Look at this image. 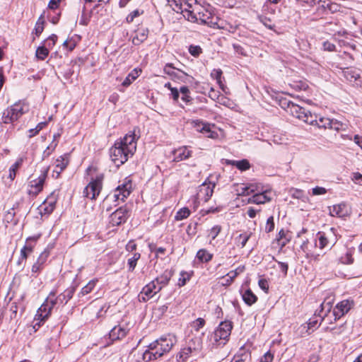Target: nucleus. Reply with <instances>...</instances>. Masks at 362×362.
<instances>
[{"label":"nucleus","mask_w":362,"mask_h":362,"mask_svg":"<svg viewBox=\"0 0 362 362\" xmlns=\"http://www.w3.org/2000/svg\"><path fill=\"white\" fill-rule=\"evenodd\" d=\"M257 191V184H250V185H245L244 184L237 185L235 188L236 194L238 196H247Z\"/></svg>","instance_id":"6ab92c4d"},{"label":"nucleus","mask_w":362,"mask_h":362,"mask_svg":"<svg viewBox=\"0 0 362 362\" xmlns=\"http://www.w3.org/2000/svg\"><path fill=\"white\" fill-rule=\"evenodd\" d=\"M199 349V345L198 347L192 348L191 346L185 347L181 349V351L177 355V361L183 362L185 361L192 354V350H196Z\"/></svg>","instance_id":"c756f323"},{"label":"nucleus","mask_w":362,"mask_h":362,"mask_svg":"<svg viewBox=\"0 0 362 362\" xmlns=\"http://www.w3.org/2000/svg\"><path fill=\"white\" fill-rule=\"evenodd\" d=\"M189 52L194 57H198L202 52V49L199 45H190L189 47Z\"/></svg>","instance_id":"3c124183"},{"label":"nucleus","mask_w":362,"mask_h":362,"mask_svg":"<svg viewBox=\"0 0 362 362\" xmlns=\"http://www.w3.org/2000/svg\"><path fill=\"white\" fill-rule=\"evenodd\" d=\"M59 137V134H54L53 136V141L52 143L47 147L46 150L44 151L42 156L44 158H47L49 156V155L54 151L56 146H57V142L56 139Z\"/></svg>","instance_id":"f704fd0d"},{"label":"nucleus","mask_w":362,"mask_h":362,"mask_svg":"<svg viewBox=\"0 0 362 362\" xmlns=\"http://www.w3.org/2000/svg\"><path fill=\"white\" fill-rule=\"evenodd\" d=\"M171 278V274L168 271H165L160 276H158L153 281H156L157 286L160 287V289L166 286Z\"/></svg>","instance_id":"c85d7f7f"},{"label":"nucleus","mask_w":362,"mask_h":362,"mask_svg":"<svg viewBox=\"0 0 362 362\" xmlns=\"http://www.w3.org/2000/svg\"><path fill=\"white\" fill-rule=\"evenodd\" d=\"M74 291L72 290L66 291L64 293L60 294L58 298L56 297V292L51 291L44 303L37 310V313L33 320V328L37 330L50 315L52 310L59 300L61 303L66 304L73 296Z\"/></svg>","instance_id":"f03ea898"},{"label":"nucleus","mask_w":362,"mask_h":362,"mask_svg":"<svg viewBox=\"0 0 362 362\" xmlns=\"http://www.w3.org/2000/svg\"><path fill=\"white\" fill-rule=\"evenodd\" d=\"M49 256V252L47 251L42 252L37 259L36 262L32 267V272L37 273L39 272L43 267V264L47 261V259Z\"/></svg>","instance_id":"5701e85b"},{"label":"nucleus","mask_w":362,"mask_h":362,"mask_svg":"<svg viewBox=\"0 0 362 362\" xmlns=\"http://www.w3.org/2000/svg\"><path fill=\"white\" fill-rule=\"evenodd\" d=\"M163 71L171 80L179 83H192L194 79L192 76L175 68L172 64H167L164 66Z\"/></svg>","instance_id":"6e6552de"},{"label":"nucleus","mask_w":362,"mask_h":362,"mask_svg":"<svg viewBox=\"0 0 362 362\" xmlns=\"http://www.w3.org/2000/svg\"><path fill=\"white\" fill-rule=\"evenodd\" d=\"M180 92L182 95L181 99L183 102L187 103L191 101L192 98L189 95V90L187 86H182L180 88Z\"/></svg>","instance_id":"a18cd8bd"},{"label":"nucleus","mask_w":362,"mask_h":362,"mask_svg":"<svg viewBox=\"0 0 362 362\" xmlns=\"http://www.w3.org/2000/svg\"><path fill=\"white\" fill-rule=\"evenodd\" d=\"M26 111L27 105L21 101L16 103L7 107L3 112L2 122L4 124H11L18 120Z\"/></svg>","instance_id":"0eeeda50"},{"label":"nucleus","mask_w":362,"mask_h":362,"mask_svg":"<svg viewBox=\"0 0 362 362\" xmlns=\"http://www.w3.org/2000/svg\"><path fill=\"white\" fill-rule=\"evenodd\" d=\"M127 334V329L120 326H116L112 329L110 336L112 339H119L124 337Z\"/></svg>","instance_id":"cd10ccee"},{"label":"nucleus","mask_w":362,"mask_h":362,"mask_svg":"<svg viewBox=\"0 0 362 362\" xmlns=\"http://www.w3.org/2000/svg\"><path fill=\"white\" fill-rule=\"evenodd\" d=\"M255 204H264L269 202L272 199L273 193L271 189L261 191L258 185V191L255 192Z\"/></svg>","instance_id":"a211bd4d"},{"label":"nucleus","mask_w":362,"mask_h":362,"mask_svg":"<svg viewBox=\"0 0 362 362\" xmlns=\"http://www.w3.org/2000/svg\"><path fill=\"white\" fill-rule=\"evenodd\" d=\"M259 286L265 292H267L269 289V283L264 279H261L258 281Z\"/></svg>","instance_id":"680f3d73"},{"label":"nucleus","mask_w":362,"mask_h":362,"mask_svg":"<svg viewBox=\"0 0 362 362\" xmlns=\"http://www.w3.org/2000/svg\"><path fill=\"white\" fill-rule=\"evenodd\" d=\"M204 325L205 320L201 317L197 318L195 321L193 322V327L197 331L202 328L204 326Z\"/></svg>","instance_id":"4d7b16f0"},{"label":"nucleus","mask_w":362,"mask_h":362,"mask_svg":"<svg viewBox=\"0 0 362 362\" xmlns=\"http://www.w3.org/2000/svg\"><path fill=\"white\" fill-rule=\"evenodd\" d=\"M47 171L48 168L46 169L43 173H42L37 178L31 180L29 182V194L36 196L42 190L43 185L47 177Z\"/></svg>","instance_id":"9b49d317"},{"label":"nucleus","mask_w":362,"mask_h":362,"mask_svg":"<svg viewBox=\"0 0 362 362\" xmlns=\"http://www.w3.org/2000/svg\"><path fill=\"white\" fill-rule=\"evenodd\" d=\"M86 174L90 177L89 183L83 190V194L90 199H95L100 194L103 186V174L98 172L95 165L89 166L86 170Z\"/></svg>","instance_id":"39448f33"},{"label":"nucleus","mask_w":362,"mask_h":362,"mask_svg":"<svg viewBox=\"0 0 362 362\" xmlns=\"http://www.w3.org/2000/svg\"><path fill=\"white\" fill-rule=\"evenodd\" d=\"M214 187V183L204 182L199 187L196 199L207 202L212 196Z\"/></svg>","instance_id":"4468645a"},{"label":"nucleus","mask_w":362,"mask_h":362,"mask_svg":"<svg viewBox=\"0 0 362 362\" xmlns=\"http://www.w3.org/2000/svg\"><path fill=\"white\" fill-rule=\"evenodd\" d=\"M57 40V36L54 34L50 35L46 40L44 41V43L49 47L52 48Z\"/></svg>","instance_id":"603ef678"},{"label":"nucleus","mask_w":362,"mask_h":362,"mask_svg":"<svg viewBox=\"0 0 362 362\" xmlns=\"http://www.w3.org/2000/svg\"><path fill=\"white\" fill-rule=\"evenodd\" d=\"M288 111L293 117L310 125H313L314 121L316 120V115L293 103L288 104Z\"/></svg>","instance_id":"1a4fd4ad"},{"label":"nucleus","mask_w":362,"mask_h":362,"mask_svg":"<svg viewBox=\"0 0 362 362\" xmlns=\"http://www.w3.org/2000/svg\"><path fill=\"white\" fill-rule=\"evenodd\" d=\"M232 328L231 322L224 321L221 322L209 337L211 345L214 348L225 345L229 339Z\"/></svg>","instance_id":"423d86ee"},{"label":"nucleus","mask_w":362,"mask_h":362,"mask_svg":"<svg viewBox=\"0 0 362 362\" xmlns=\"http://www.w3.org/2000/svg\"><path fill=\"white\" fill-rule=\"evenodd\" d=\"M175 335L168 334L160 337L149 344L148 349L143 354V359L150 361L157 359L168 353L176 344Z\"/></svg>","instance_id":"20e7f679"},{"label":"nucleus","mask_w":362,"mask_h":362,"mask_svg":"<svg viewBox=\"0 0 362 362\" xmlns=\"http://www.w3.org/2000/svg\"><path fill=\"white\" fill-rule=\"evenodd\" d=\"M33 245H27L21 249V259L25 260L28 255L33 252Z\"/></svg>","instance_id":"ea45409f"},{"label":"nucleus","mask_w":362,"mask_h":362,"mask_svg":"<svg viewBox=\"0 0 362 362\" xmlns=\"http://www.w3.org/2000/svg\"><path fill=\"white\" fill-rule=\"evenodd\" d=\"M323 48L325 51L333 52L335 50L336 46L329 41H325L323 43Z\"/></svg>","instance_id":"052dcab7"},{"label":"nucleus","mask_w":362,"mask_h":362,"mask_svg":"<svg viewBox=\"0 0 362 362\" xmlns=\"http://www.w3.org/2000/svg\"><path fill=\"white\" fill-rule=\"evenodd\" d=\"M322 311L325 310V315H327V313H329L332 308V303L331 302H323L321 305Z\"/></svg>","instance_id":"0e129e2a"},{"label":"nucleus","mask_w":362,"mask_h":362,"mask_svg":"<svg viewBox=\"0 0 362 362\" xmlns=\"http://www.w3.org/2000/svg\"><path fill=\"white\" fill-rule=\"evenodd\" d=\"M211 76L216 80H219L222 76V71L221 69H214L211 73Z\"/></svg>","instance_id":"338daca9"},{"label":"nucleus","mask_w":362,"mask_h":362,"mask_svg":"<svg viewBox=\"0 0 362 362\" xmlns=\"http://www.w3.org/2000/svg\"><path fill=\"white\" fill-rule=\"evenodd\" d=\"M132 189V181L126 180L124 182L119 185L115 190L114 198L116 201H122L130 194Z\"/></svg>","instance_id":"f8f14e48"},{"label":"nucleus","mask_w":362,"mask_h":362,"mask_svg":"<svg viewBox=\"0 0 362 362\" xmlns=\"http://www.w3.org/2000/svg\"><path fill=\"white\" fill-rule=\"evenodd\" d=\"M273 358V354L268 351L262 357H261L260 362H272Z\"/></svg>","instance_id":"e2e57ef3"},{"label":"nucleus","mask_w":362,"mask_h":362,"mask_svg":"<svg viewBox=\"0 0 362 362\" xmlns=\"http://www.w3.org/2000/svg\"><path fill=\"white\" fill-rule=\"evenodd\" d=\"M141 74V69L135 68L134 69L124 78L122 85L124 87L129 86Z\"/></svg>","instance_id":"b1692460"},{"label":"nucleus","mask_w":362,"mask_h":362,"mask_svg":"<svg viewBox=\"0 0 362 362\" xmlns=\"http://www.w3.org/2000/svg\"><path fill=\"white\" fill-rule=\"evenodd\" d=\"M221 226L216 225L212 227L209 231V236L211 238L212 240H214L221 231Z\"/></svg>","instance_id":"8fccbe9b"},{"label":"nucleus","mask_w":362,"mask_h":362,"mask_svg":"<svg viewBox=\"0 0 362 362\" xmlns=\"http://www.w3.org/2000/svg\"><path fill=\"white\" fill-rule=\"evenodd\" d=\"M191 275L187 272H182L178 279V286H183L190 279Z\"/></svg>","instance_id":"de8ad7c7"},{"label":"nucleus","mask_w":362,"mask_h":362,"mask_svg":"<svg viewBox=\"0 0 362 362\" xmlns=\"http://www.w3.org/2000/svg\"><path fill=\"white\" fill-rule=\"evenodd\" d=\"M69 162V159L68 154L61 156L56 159L54 163V168L53 171L54 173H57V177H58L59 174L66 168Z\"/></svg>","instance_id":"412c9836"},{"label":"nucleus","mask_w":362,"mask_h":362,"mask_svg":"<svg viewBox=\"0 0 362 362\" xmlns=\"http://www.w3.org/2000/svg\"><path fill=\"white\" fill-rule=\"evenodd\" d=\"M250 238V235L247 234H240L237 238V240L238 242V245H240L242 248L244 247Z\"/></svg>","instance_id":"864d4df0"},{"label":"nucleus","mask_w":362,"mask_h":362,"mask_svg":"<svg viewBox=\"0 0 362 362\" xmlns=\"http://www.w3.org/2000/svg\"><path fill=\"white\" fill-rule=\"evenodd\" d=\"M228 164H230L232 165H235L237 168L240 170H248L250 167V165L247 160L243 159L241 160H228Z\"/></svg>","instance_id":"473e14b6"},{"label":"nucleus","mask_w":362,"mask_h":362,"mask_svg":"<svg viewBox=\"0 0 362 362\" xmlns=\"http://www.w3.org/2000/svg\"><path fill=\"white\" fill-rule=\"evenodd\" d=\"M212 254L204 249L199 250L197 253V259L202 262H209L212 259Z\"/></svg>","instance_id":"c9c22d12"},{"label":"nucleus","mask_w":362,"mask_h":362,"mask_svg":"<svg viewBox=\"0 0 362 362\" xmlns=\"http://www.w3.org/2000/svg\"><path fill=\"white\" fill-rule=\"evenodd\" d=\"M97 280H91L85 286H83L81 289V293L84 296L90 292L94 288L96 285Z\"/></svg>","instance_id":"49530a36"},{"label":"nucleus","mask_w":362,"mask_h":362,"mask_svg":"<svg viewBox=\"0 0 362 362\" xmlns=\"http://www.w3.org/2000/svg\"><path fill=\"white\" fill-rule=\"evenodd\" d=\"M307 244H308V241L304 242L301 246L303 250L305 252L306 257L310 259V261H313L314 262H317L320 260V255L319 254L315 255V254H313V253L307 251L306 250Z\"/></svg>","instance_id":"58836bf2"},{"label":"nucleus","mask_w":362,"mask_h":362,"mask_svg":"<svg viewBox=\"0 0 362 362\" xmlns=\"http://www.w3.org/2000/svg\"><path fill=\"white\" fill-rule=\"evenodd\" d=\"M354 302L350 300H344L337 304L334 310L333 315L334 320L339 319L341 317L347 313L350 309L353 307Z\"/></svg>","instance_id":"2eb2a0df"},{"label":"nucleus","mask_w":362,"mask_h":362,"mask_svg":"<svg viewBox=\"0 0 362 362\" xmlns=\"http://www.w3.org/2000/svg\"><path fill=\"white\" fill-rule=\"evenodd\" d=\"M139 137V131L135 127L129 131L124 137L115 141V145L110 149V156L117 167L124 164L134 154Z\"/></svg>","instance_id":"f257e3e1"},{"label":"nucleus","mask_w":362,"mask_h":362,"mask_svg":"<svg viewBox=\"0 0 362 362\" xmlns=\"http://www.w3.org/2000/svg\"><path fill=\"white\" fill-rule=\"evenodd\" d=\"M243 299L247 305H251L257 301V298L250 289H247L243 294Z\"/></svg>","instance_id":"72a5a7b5"},{"label":"nucleus","mask_w":362,"mask_h":362,"mask_svg":"<svg viewBox=\"0 0 362 362\" xmlns=\"http://www.w3.org/2000/svg\"><path fill=\"white\" fill-rule=\"evenodd\" d=\"M327 193V189L322 187H315L312 189V194L314 196L322 195Z\"/></svg>","instance_id":"13d9d810"},{"label":"nucleus","mask_w":362,"mask_h":362,"mask_svg":"<svg viewBox=\"0 0 362 362\" xmlns=\"http://www.w3.org/2000/svg\"><path fill=\"white\" fill-rule=\"evenodd\" d=\"M329 214L332 216L345 218L350 214V209L345 203H340L328 207Z\"/></svg>","instance_id":"dca6fc26"},{"label":"nucleus","mask_w":362,"mask_h":362,"mask_svg":"<svg viewBox=\"0 0 362 362\" xmlns=\"http://www.w3.org/2000/svg\"><path fill=\"white\" fill-rule=\"evenodd\" d=\"M160 291V287L156 285V281L146 284L139 295V300L147 301Z\"/></svg>","instance_id":"ddd939ff"},{"label":"nucleus","mask_w":362,"mask_h":362,"mask_svg":"<svg viewBox=\"0 0 362 362\" xmlns=\"http://www.w3.org/2000/svg\"><path fill=\"white\" fill-rule=\"evenodd\" d=\"M170 92H171V96H172L173 99L175 101H177L179 96H180V90H178V89L177 88H173L170 90Z\"/></svg>","instance_id":"774afa93"},{"label":"nucleus","mask_w":362,"mask_h":362,"mask_svg":"<svg viewBox=\"0 0 362 362\" xmlns=\"http://www.w3.org/2000/svg\"><path fill=\"white\" fill-rule=\"evenodd\" d=\"M172 153L174 156L173 160L175 162L186 160L192 156V151L185 146L175 149Z\"/></svg>","instance_id":"aec40b11"},{"label":"nucleus","mask_w":362,"mask_h":362,"mask_svg":"<svg viewBox=\"0 0 362 362\" xmlns=\"http://www.w3.org/2000/svg\"><path fill=\"white\" fill-rule=\"evenodd\" d=\"M190 214V211L188 208L184 207L180 209L175 215V219L177 221H181L185 218H187Z\"/></svg>","instance_id":"79ce46f5"},{"label":"nucleus","mask_w":362,"mask_h":362,"mask_svg":"<svg viewBox=\"0 0 362 362\" xmlns=\"http://www.w3.org/2000/svg\"><path fill=\"white\" fill-rule=\"evenodd\" d=\"M141 255L139 252H134L132 257L128 259L129 270L132 272L136 266L137 261L140 259Z\"/></svg>","instance_id":"4c0bfd02"},{"label":"nucleus","mask_w":362,"mask_h":362,"mask_svg":"<svg viewBox=\"0 0 362 362\" xmlns=\"http://www.w3.org/2000/svg\"><path fill=\"white\" fill-rule=\"evenodd\" d=\"M128 218V211L125 208L120 207L110 216V222L113 226H119L124 223Z\"/></svg>","instance_id":"f3484780"},{"label":"nucleus","mask_w":362,"mask_h":362,"mask_svg":"<svg viewBox=\"0 0 362 362\" xmlns=\"http://www.w3.org/2000/svg\"><path fill=\"white\" fill-rule=\"evenodd\" d=\"M318 3H322L321 6L318 9H322V11L329 10L332 13L337 12L339 9V6L334 2H332L329 0H318Z\"/></svg>","instance_id":"a878e982"},{"label":"nucleus","mask_w":362,"mask_h":362,"mask_svg":"<svg viewBox=\"0 0 362 362\" xmlns=\"http://www.w3.org/2000/svg\"><path fill=\"white\" fill-rule=\"evenodd\" d=\"M192 127L197 131L204 134L207 138L216 139L218 137V132L215 130V125L204 122L202 120H192Z\"/></svg>","instance_id":"9d476101"},{"label":"nucleus","mask_w":362,"mask_h":362,"mask_svg":"<svg viewBox=\"0 0 362 362\" xmlns=\"http://www.w3.org/2000/svg\"><path fill=\"white\" fill-rule=\"evenodd\" d=\"M187 8L183 16L187 21L201 25L214 27L217 25V17L211 11L197 3V0H189Z\"/></svg>","instance_id":"7ed1b4c3"},{"label":"nucleus","mask_w":362,"mask_h":362,"mask_svg":"<svg viewBox=\"0 0 362 362\" xmlns=\"http://www.w3.org/2000/svg\"><path fill=\"white\" fill-rule=\"evenodd\" d=\"M313 125H317L320 128H329L330 125H332V119L327 117H320L317 119L316 116V120L314 121Z\"/></svg>","instance_id":"e433bc0d"},{"label":"nucleus","mask_w":362,"mask_h":362,"mask_svg":"<svg viewBox=\"0 0 362 362\" xmlns=\"http://www.w3.org/2000/svg\"><path fill=\"white\" fill-rule=\"evenodd\" d=\"M317 236H318V240H319V243H320L319 247L320 249H323L325 247L328 246V245H329L328 238L325 233L319 232L317 233Z\"/></svg>","instance_id":"c03bdc74"},{"label":"nucleus","mask_w":362,"mask_h":362,"mask_svg":"<svg viewBox=\"0 0 362 362\" xmlns=\"http://www.w3.org/2000/svg\"><path fill=\"white\" fill-rule=\"evenodd\" d=\"M44 18L42 16H40L35 26V33L37 36H39L42 33L44 30Z\"/></svg>","instance_id":"37998d69"},{"label":"nucleus","mask_w":362,"mask_h":362,"mask_svg":"<svg viewBox=\"0 0 362 362\" xmlns=\"http://www.w3.org/2000/svg\"><path fill=\"white\" fill-rule=\"evenodd\" d=\"M142 13L139 9L134 10L127 16L126 20L128 23H132L136 17L139 16Z\"/></svg>","instance_id":"6e6d98bb"},{"label":"nucleus","mask_w":362,"mask_h":362,"mask_svg":"<svg viewBox=\"0 0 362 362\" xmlns=\"http://www.w3.org/2000/svg\"><path fill=\"white\" fill-rule=\"evenodd\" d=\"M355 249L354 247L347 248L344 255L339 257V261L344 264H351L354 262V259L353 255L354 254Z\"/></svg>","instance_id":"393cba45"},{"label":"nucleus","mask_w":362,"mask_h":362,"mask_svg":"<svg viewBox=\"0 0 362 362\" xmlns=\"http://www.w3.org/2000/svg\"><path fill=\"white\" fill-rule=\"evenodd\" d=\"M351 180L356 184L361 185V183L359 182H362V174L358 172L353 173Z\"/></svg>","instance_id":"69168bd1"},{"label":"nucleus","mask_w":362,"mask_h":362,"mask_svg":"<svg viewBox=\"0 0 362 362\" xmlns=\"http://www.w3.org/2000/svg\"><path fill=\"white\" fill-rule=\"evenodd\" d=\"M51 48H49L45 43L43 45L40 46L37 48L35 51V57L38 60L43 61L45 60L49 53V49Z\"/></svg>","instance_id":"7c9ffc66"},{"label":"nucleus","mask_w":362,"mask_h":362,"mask_svg":"<svg viewBox=\"0 0 362 362\" xmlns=\"http://www.w3.org/2000/svg\"><path fill=\"white\" fill-rule=\"evenodd\" d=\"M274 228V217L270 216L267 218L266 226H265V231L267 233H269L272 231Z\"/></svg>","instance_id":"5fc2aeb1"},{"label":"nucleus","mask_w":362,"mask_h":362,"mask_svg":"<svg viewBox=\"0 0 362 362\" xmlns=\"http://www.w3.org/2000/svg\"><path fill=\"white\" fill-rule=\"evenodd\" d=\"M168 2H173L175 5L181 10V12L183 13L185 11L187 10L188 6V3H189V0H167Z\"/></svg>","instance_id":"a19ab883"},{"label":"nucleus","mask_w":362,"mask_h":362,"mask_svg":"<svg viewBox=\"0 0 362 362\" xmlns=\"http://www.w3.org/2000/svg\"><path fill=\"white\" fill-rule=\"evenodd\" d=\"M24 160V157H21L17 159V160L9 168V174H8V178L11 180H13L16 175V171L20 168V166L22 165L23 162Z\"/></svg>","instance_id":"2f4dec72"},{"label":"nucleus","mask_w":362,"mask_h":362,"mask_svg":"<svg viewBox=\"0 0 362 362\" xmlns=\"http://www.w3.org/2000/svg\"><path fill=\"white\" fill-rule=\"evenodd\" d=\"M345 77L349 81H356L360 78V74L354 70L346 69L344 71Z\"/></svg>","instance_id":"09e8293b"},{"label":"nucleus","mask_w":362,"mask_h":362,"mask_svg":"<svg viewBox=\"0 0 362 362\" xmlns=\"http://www.w3.org/2000/svg\"><path fill=\"white\" fill-rule=\"evenodd\" d=\"M148 35V30L145 28H138L135 33V35L132 38V43L135 45H139L144 42Z\"/></svg>","instance_id":"4be33fe9"},{"label":"nucleus","mask_w":362,"mask_h":362,"mask_svg":"<svg viewBox=\"0 0 362 362\" xmlns=\"http://www.w3.org/2000/svg\"><path fill=\"white\" fill-rule=\"evenodd\" d=\"M56 197L51 194L43 203L42 206V209L45 214H50L53 211L55 208Z\"/></svg>","instance_id":"bb28decb"},{"label":"nucleus","mask_w":362,"mask_h":362,"mask_svg":"<svg viewBox=\"0 0 362 362\" xmlns=\"http://www.w3.org/2000/svg\"><path fill=\"white\" fill-rule=\"evenodd\" d=\"M63 46L68 50L72 51L76 47V42L71 40H66L64 42Z\"/></svg>","instance_id":"bf43d9fd"}]
</instances>
